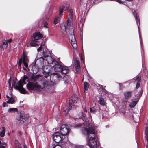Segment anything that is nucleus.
Listing matches in <instances>:
<instances>
[{"mask_svg": "<svg viewBox=\"0 0 148 148\" xmlns=\"http://www.w3.org/2000/svg\"><path fill=\"white\" fill-rule=\"evenodd\" d=\"M90 112L92 113L95 114L97 111L96 109L93 108H90Z\"/></svg>", "mask_w": 148, "mask_h": 148, "instance_id": "33", "label": "nucleus"}, {"mask_svg": "<svg viewBox=\"0 0 148 148\" xmlns=\"http://www.w3.org/2000/svg\"><path fill=\"white\" fill-rule=\"evenodd\" d=\"M83 63H84V65L85 64H84V61Z\"/></svg>", "mask_w": 148, "mask_h": 148, "instance_id": "61", "label": "nucleus"}, {"mask_svg": "<svg viewBox=\"0 0 148 148\" xmlns=\"http://www.w3.org/2000/svg\"><path fill=\"white\" fill-rule=\"evenodd\" d=\"M15 144L16 148H22L20 144L18 141L15 140Z\"/></svg>", "mask_w": 148, "mask_h": 148, "instance_id": "26", "label": "nucleus"}, {"mask_svg": "<svg viewBox=\"0 0 148 148\" xmlns=\"http://www.w3.org/2000/svg\"><path fill=\"white\" fill-rule=\"evenodd\" d=\"M63 64L62 63L59 64L56 62V63L53 66L54 71L56 72H60Z\"/></svg>", "mask_w": 148, "mask_h": 148, "instance_id": "9", "label": "nucleus"}, {"mask_svg": "<svg viewBox=\"0 0 148 148\" xmlns=\"http://www.w3.org/2000/svg\"><path fill=\"white\" fill-rule=\"evenodd\" d=\"M8 46V44L7 42H4L2 43V44H1V48L3 49H5Z\"/></svg>", "mask_w": 148, "mask_h": 148, "instance_id": "24", "label": "nucleus"}, {"mask_svg": "<svg viewBox=\"0 0 148 148\" xmlns=\"http://www.w3.org/2000/svg\"><path fill=\"white\" fill-rule=\"evenodd\" d=\"M42 45H41L40 46V47L38 48L37 49V50H38V51H40V50L42 49Z\"/></svg>", "mask_w": 148, "mask_h": 148, "instance_id": "44", "label": "nucleus"}, {"mask_svg": "<svg viewBox=\"0 0 148 148\" xmlns=\"http://www.w3.org/2000/svg\"><path fill=\"white\" fill-rule=\"evenodd\" d=\"M10 95L11 98H10V103L12 104L15 101V97L11 94Z\"/></svg>", "mask_w": 148, "mask_h": 148, "instance_id": "28", "label": "nucleus"}, {"mask_svg": "<svg viewBox=\"0 0 148 148\" xmlns=\"http://www.w3.org/2000/svg\"><path fill=\"white\" fill-rule=\"evenodd\" d=\"M18 109L16 108H10V112H17Z\"/></svg>", "mask_w": 148, "mask_h": 148, "instance_id": "32", "label": "nucleus"}, {"mask_svg": "<svg viewBox=\"0 0 148 148\" xmlns=\"http://www.w3.org/2000/svg\"><path fill=\"white\" fill-rule=\"evenodd\" d=\"M85 111L86 112H87V110H85Z\"/></svg>", "mask_w": 148, "mask_h": 148, "instance_id": "59", "label": "nucleus"}, {"mask_svg": "<svg viewBox=\"0 0 148 148\" xmlns=\"http://www.w3.org/2000/svg\"><path fill=\"white\" fill-rule=\"evenodd\" d=\"M133 14L135 17L136 19V21L137 23L138 26V33L139 35V37L140 38V43L141 46L142 47V43L141 41V36L140 34V18L138 16H137L136 12L135 10H134L133 12Z\"/></svg>", "mask_w": 148, "mask_h": 148, "instance_id": "7", "label": "nucleus"}, {"mask_svg": "<svg viewBox=\"0 0 148 148\" xmlns=\"http://www.w3.org/2000/svg\"><path fill=\"white\" fill-rule=\"evenodd\" d=\"M81 60H83V59L82 58H81Z\"/></svg>", "mask_w": 148, "mask_h": 148, "instance_id": "55", "label": "nucleus"}, {"mask_svg": "<svg viewBox=\"0 0 148 148\" xmlns=\"http://www.w3.org/2000/svg\"><path fill=\"white\" fill-rule=\"evenodd\" d=\"M78 100V98L76 97L75 98L70 99L69 101V105L66 108V110L69 111L70 110L74 107L75 104L76 103Z\"/></svg>", "mask_w": 148, "mask_h": 148, "instance_id": "8", "label": "nucleus"}, {"mask_svg": "<svg viewBox=\"0 0 148 148\" xmlns=\"http://www.w3.org/2000/svg\"><path fill=\"white\" fill-rule=\"evenodd\" d=\"M46 60L47 61L48 64H53V62H54V60L50 56H49L47 57L46 59Z\"/></svg>", "mask_w": 148, "mask_h": 148, "instance_id": "19", "label": "nucleus"}, {"mask_svg": "<svg viewBox=\"0 0 148 148\" xmlns=\"http://www.w3.org/2000/svg\"><path fill=\"white\" fill-rule=\"evenodd\" d=\"M0 148H5V146L3 145H0Z\"/></svg>", "mask_w": 148, "mask_h": 148, "instance_id": "45", "label": "nucleus"}, {"mask_svg": "<svg viewBox=\"0 0 148 148\" xmlns=\"http://www.w3.org/2000/svg\"><path fill=\"white\" fill-rule=\"evenodd\" d=\"M69 17L67 21V27L69 29V37L71 45L73 48L75 49L77 47V45L74 33L73 24V13L72 9H70L69 10Z\"/></svg>", "mask_w": 148, "mask_h": 148, "instance_id": "2", "label": "nucleus"}, {"mask_svg": "<svg viewBox=\"0 0 148 148\" xmlns=\"http://www.w3.org/2000/svg\"><path fill=\"white\" fill-rule=\"evenodd\" d=\"M61 77V76L60 75L59 76H58V78H60Z\"/></svg>", "mask_w": 148, "mask_h": 148, "instance_id": "54", "label": "nucleus"}, {"mask_svg": "<svg viewBox=\"0 0 148 148\" xmlns=\"http://www.w3.org/2000/svg\"><path fill=\"white\" fill-rule=\"evenodd\" d=\"M23 62H28V60L26 57L24 56L23 58Z\"/></svg>", "mask_w": 148, "mask_h": 148, "instance_id": "38", "label": "nucleus"}, {"mask_svg": "<svg viewBox=\"0 0 148 148\" xmlns=\"http://www.w3.org/2000/svg\"><path fill=\"white\" fill-rule=\"evenodd\" d=\"M134 116V115H132V117L133 119L134 120V118H133Z\"/></svg>", "mask_w": 148, "mask_h": 148, "instance_id": "52", "label": "nucleus"}, {"mask_svg": "<svg viewBox=\"0 0 148 148\" xmlns=\"http://www.w3.org/2000/svg\"><path fill=\"white\" fill-rule=\"evenodd\" d=\"M145 134L146 136V138L148 142V127L146 129V130L145 131Z\"/></svg>", "mask_w": 148, "mask_h": 148, "instance_id": "35", "label": "nucleus"}, {"mask_svg": "<svg viewBox=\"0 0 148 148\" xmlns=\"http://www.w3.org/2000/svg\"><path fill=\"white\" fill-rule=\"evenodd\" d=\"M75 65L76 71L77 72L79 73L80 71V65L79 62L77 60H76L75 62Z\"/></svg>", "mask_w": 148, "mask_h": 148, "instance_id": "14", "label": "nucleus"}, {"mask_svg": "<svg viewBox=\"0 0 148 148\" xmlns=\"http://www.w3.org/2000/svg\"><path fill=\"white\" fill-rule=\"evenodd\" d=\"M5 129L4 127H3L2 130L0 132V136L2 137H3L5 134Z\"/></svg>", "mask_w": 148, "mask_h": 148, "instance_id": "21", "label": "nucleus"}, {"mask_svg": "<svg viewBox=\"0 0 148 148\" xmlns=\"http://www.w3.org/2000/svg\"><path fill=\"white\" fill-rule=\"evenodd\" d=\"M37 42H38L37 41L34 40H32L30 43V45L32 47H34L36 45H38V44L37 43Z\"/></svg>", "mask_w": 148, "mask_h": 148, "instance_id": "23", "label": "nucleus"}, {"mask_svg": "<svg viewBox=\"0 0 148 148\" xmlns=\"http://www.w3.org/2000/svg\"><path fill=\"white\" fill-rule=\"evenodd\" d=\"M42 37V35L40 33H35L33 35L34 40L37 41L40 40Z\"/></svg>", "mask_w": 148, "mask_h": 148, "instance_id": "11", "label": "nucleus"}, {"mask_svg": "<svg viewBox=\"0 0 148 148\" xmlns=\"http://www.w3.org/2000/svg\"><path fill=\"white\" fill-rule=\"evenodd\" d=\"M10 43L12 41V39L10 38Z\"/></svg>", "mask_w": 148, "mask_h": 148, "instance_id": "50", "label": "nucleus"}, {"mask_svg": "<svg viewBox=\"0 0 148 148\" xmlns=\"http://www.w3.org/2000/svg\"><path fill=\"white\" fill-rule=\"evenodd\" d=\"M84 89L85 91H87L88 90L89 85L88 84L87 82H85L84 83Z\"/></svg>", "mask_w": 148, "mask_h": 148, "instance_id": "29", "label": "nucleus"}, {"mask_svg": "<svg viewBox=\"0 0 148 148\" xmlns=\"http://www.w3.org/2000/svg\"><path fill=\"white\" fill-rule=\"evenodd\" d=\"M64 10L63 8L62 7L60 8L59 11V15L60 16H61L62 15V14L63 12V10Z\"/></svg>", "mask_w": 148, "mask_h": 148, "instance_id": "39", "label": "nucleus"}, {"mask_svg": "<svg viewBox=\"0 0 148 148\" xmlns=\"http://www.w3.org/2000/svg\"><path fill=\"white\" fill-rule=\"evenodd\" d=\"M25 84V76H24L22 80L16 83V86L14 87V88L18 90L21 93L26 94L27 93V92L23 87V85Z\"/></svg>", "mask_w": 148, "mask_h": 148, "instance_id": "4", "label": "nucleus"}, {"mask_svg": "<svg viewBox=\"0 0 148 148\" xmlns=\"http://www.w3.org/2000/svg\"><path fill=\"white\" fill-rule=\"evenodd\" d=\"M6 97L7 98H9V96L8 95H6ZM7 103L9 104V98L8 101H7V103L5 102H3V107H5L7 106H8Z\"/></svg>", "mask_w": 148, "mask_h": 148, "instance_id": "30", "label": "nucleus"}, {"mask_svg": "<svg viewBox=\"0 0 148 148\" xmlns=\"http://www.w3.org/2000/svg\"><path fill=\"white\" fill-rule=\"evenodd\" d=\"M132 92L129 91L125 92L124 93V96L125 99H128L131 97L132 95Z\"/></svg>", "mask_w": 148, "mask_h": 148, "instance_id": "17", "label": "nucleus"}, {"mask_svg": "<svg viewBox=\"0 0 148 148\" xmlns=\"http://www.w3.org/2000/svg\"><path fill=\"white\" fill-rule=\"evenodd\" d=\"M60 132L61 134L65 138L64 141L66 142L68 140L67 135L69 132L68 126L65 124L62 125L60 127Z\"/></svg>", "mask_w": 148, "mask_h": 148, "instance_id": "5", "label": "nucleus"}, {"mask_svg": "<svg viewBox=\"0 0 148 148\" xmlns=\"http://www.w3.org/2000/svg\"><path fill=\"white\" fill-rule=\"evenodd\" d=\"M76 147L77 148H87V147H84L82 145H77L76 146Z\"/></svg>", "mask_w": 148, "mask_h": 148, "instance_id": "41", "label": "nucleus"}, {"mask_svg": "<svg viewBox=\"0 0 148 148\" xmlns=\"http://www.w3.org/2000/svg\"><path fill=\"white\" fill-rule=\"evenodd\" d=\"M24 148H27V147H26V146H25L24 147Z\"/></svg>", "mask_w": 148, "mask_h": 148, "instance_id": "58", "label": "nucleus"}, {"mask_svg": "<svg viewBox=\"0 0 148 148\" xmlns=\"http://www.w3.org/2000/svg\"><path fill=\"white\" fill-rule=\"evenodd\" d=\"M83 120L84 121H85V122H84V123H83V124H84V125H85V124H86V119H85V118H84V119H83Z\"/></svg>", "mask_w": 148, "mask_h": 148, "instance_id": "46", "label": "nucleus"}, {"mask_svg": "<svg viewBox=\"0 0 148 148\" xmlns=\"http://www.w3.org/2000/svg\"><path fill=\"white\" fill-rule=\"evenodd\" d=\"M69 4H66L65 5V6L62 7V8H63L64 10H66L68 9L69 8Z\"/></svg>", "mask_w": 148, "mask_h": 148, "instance_id": "36", "label": "nucleus"}, {"mask_svg": "<svg viewBox=\"0 0 148 148\" xmlns=\"http://www.w3.org/2000/svg\"><path fill=\"white\" fill-rule=\"evenodd\" d=\"M99 99L98 100V103L102 106H106V103L104 100V99L102 97L99 98Z\"/></svg>", "mask_w": 148, "mask_h": 148, "instance_id": "18", "label": "nucleus"}, {"mask_svg": "<svg viewBox=\"0 0 148 148\" xmlns=\"http://www.w3.org/2000/svg\"><path fill=\"white\" fill-rule=\"evenodd\" d=\"M10 79H11V77H10Z\"/></svg>", "mask_w": 148, "mask_h": 148, "instance_id": "63", "label": "nucleus"}, {"mask_svg": "<svg viewBox=\"0 0 148 148\" xmlns=\"http://www.w3.org/2000/svg\"><path fill=\"white\" fill-rule=\"evenodd\" d=\"M22 118L23 120H24L25 122L26 120H27L29 118L27 116V114H23L22 116Z\"/></svg>", "mask_w": 148, "mask_h": 148, "instance_id": "27", "label": "nucleus"}, {"mask_svg": "<svg viewBox=\"0 0 148 148\" xmlns=\"http://www.w3.org/2000/svg\"><path fill=\"white\" fill-rule=\"evenodd\" d=\"M40 76L38 75H37L36 76L32 75L31 76L30 79L32 81L37 82V81L38 80L39 78H40Z\"/></svg>", "mask_w": 148, "mask_h": 148, "instance_id": "15", "label": "nucleus"}, {"mask_svg": "<svg viewBox=\"0 0 148 148\" xmlns=\"http://www.w3.org/2000/svg\"><path fill=\"white\" fill-rule=\"evenodd\" d=\"M27 89L29 90H33L40 92L42 89L41 86L36 82H29L27 85Z\"/></svg>", "mask_w": 148, "mask_h": 148, "instance_id": "3", "label": "nucleus"}, {"mask_svg": "<svg viewBox=\"0 0 148 148\" xmlns=\"http://www.w3.org/2000/svg\"><path fill=\"white\" fill-rule=\"evenodd\" d=\"M138 101H133L130 102V106L131 108H134L137 104Z\"/></svg>", "mask_w": 148, "mask_h": 148, "instance_id": "20", "label": "nucleus"}, {"mask_svg": "<svg viewBox=\"0 0 148 148\" xmlns=\"http://www.w3.org/2000/svg\"><path fill=\"white\" fill-rule=\"evenodd\" d=\"M69 71V69L68 67L65 66L64 64L63 65V66L62 68V70L60 72L62 74L64 75L68 73Z\"/></svg>", "mask_w": 148, "mask_h": 148, "instance_id": "13", "label": "nucleus"}, {"mask_svg": "<svg viewBox=\"0 0 148 148\" xmlns=\"http://www.w3.org/2000/svg\"><path fill=\"white\" fill-rule=\"evenodd\" d=\"M53 139L55 141L56 143H58L61 140L64 141L65 138L62 136L58 132H56L53 135Z\"/></svg>", "mask_w": 148, "mask_h": 148, "instance_id": "6", "label": "nucleus"}, {"mask_svg": "<svg viewBox=\"0 0 148 148\" xmlns=\"http://www.w3.org/2000/svg\"><path fill=\"white\" fill-rule=\"evenodd\" d=\"M53 74H54L55 75H56V73H54Z\"/></svg>", "mask_w": 148, "mask_h": 148, "instance_id": "57", "label": "nucleus"}, {"mask_svg": "<svg viewBox=\"0 0 148 148\" xmlns=\"http://www.w3.org/2000/svg\"><path fill=\"white\" fill-rule=\"evenodd\" d=\"M27 63L28 62H23L24 66L23 67V68L24 70L29 71V68L28 67Z\"/></svg>", "mask_w": 148, "mask_h": 148, "instance_id": "22", "label": "nucleus"}, {"mask_svg": "<svg viewBox=\"0 0 148 148\" xmlns=\"http://www.w3.org/2000/svg\"><path fill=\"white\" fill-rule=\"evenodd\" d=\"M9 111H10V110H9V109L8 110V111L9 112Z\"/></svg>", "mask_w": 148, "mask_h": 148, "instance_id": "56", "label": "nucleus"}, {"mask_svg": "<svg viewBox=\"0 0 148 148\" xmlns=\"http://www.w3.org/2000/svg\"><path fill=\"white\" fill-rule=\"evenodd\" d=\"M43 74L44 75L46 74V75L45 77H46L47 76L50 75L52 74V73H50V72L49 71L48 73H46L45 71H44L43 72Z\"/></svg>", "mask_w": 148, "mask_h": 148, "instance_id": "31", "label": "nucleus"}, {"mask_svg": "<svg viewBox=\"0 0 148 148\" xmlns=\"http://www.w3.org/2000/svg\"><path fill=\"white\" fill-rule=\"evenodd\" d=\"M43 56L45 58H47V57L49 56H48L47 54L45 51H43Z\"/></svg>", "mask_w": 148, "mask_h": 148, "instance_id": "40", "label": "nucleus"}, {"mask_svg": "<svg viewBox=\"0 0 148 148\" xmlns=\"http://www.w3.org/2000/svg\"><path fill=\"white\" fill-rule=\"evenodd\" d=\"M42 84L43 86V88H45L47 87L48 85V83L46 80H44L43 81Z\"/></svg>", "mask_w": 148, "mask_h": 148, "instance_id": "25", "label": "nucleus"}, {"mask_svg": "<svg viewBox=\"0 0 148 148\" xmlns=\"http://www.w3.org/2000/svg\"><path fill=\"white\" fill-rule=\"evenodd\" d=\"M65 77H64V79H65Z\"/></svg>", "mask_w": 148, "mask_h": 148, "instance_id": "62", "label": "nucleus"}, {"mask_svg": "<svg viewBox=\"0 0 148 148\" xmlns=\"http://www.w3.org/2000/svg\"><path fill=\"white\" fill-rule=\"evenodd\" d=\"M7 42H8V43H9V40H7Z\"/></svg>", "mask_w": 148, "mask_h": 148, "instance_id": "51", "label": "nucleus"}, {"mask_svg": "<svg viewBox=\"0 0 148 148\" xmlns=\"http://www.w3.org/2000/svg\"><path fill=\"white\" fill-rule=\"evenodd\" d=\"M19 66H21V63H20V60H19Z\"/></svg>", "mask_w": 148, "mask_h": 148, "instance_id": "47", "label": "nucleus"}, {"mask_svg": "<svg viewBox=\"0 0 148 148\" xmlns=\"http://www.w3.org/2000/svg\"><path fill=\"white\" fill-rule=\"evenodd\" d=\"M8 135L9 136V132H8Z\"/></svg>", "mask_w": 148, "mask_h": 148, "instance_id": "53", "label": "nucleus"}, {"mask_svg": "<svg viewBox=\"0 0 148 148\" xmlns=\"http://www.w3.org/2000/svg\"><path fill=\"white\" fill-rule=\"evenodd\" d=\"M8 85H9V79L8 81Z\"/></svg>", "mask_w": 148, "mask_h": 148, "instance_id": "49", "label": "nucleus"}, {"mask_svg": "<svg viewBox=\"0 0 148 148\" xmlns=\"http://www.w3.org/2000/svg\"><path fill=\"white\" fill-rule=\"evenodd\" d=\"M36 62L35 63H33L30 66V67H32L31 70L33 71V73H35L38 72V71L39 68L36 65Z\"/></svg>", "mask_w": 148, "mask_h": 148, "instance_id": "12", "label": "nucleus"}, {"mask_svg": "<svg viewBox=\"0 0 148 148\" xmlns=\"http://www.w3.org/2000/svg\"><path fill=\"white\" fill-rule=\"evenodd\" d=\"M1 141H0V145L1 144Z\"/></svg>", "mask_w": 148, "mask_h": 148, "instance_id": "60", "label": "nucleus"}, {"mask_svg": "<svg viewBox=\"0 0 148 148\" xmlns=\"http://www.w3.org/2000/svg\"><path fill=\"white\" fill-rule=\"evenodd\" d=\"M123 112H122L123 114H124L125 113V110L124 109H123Z\"/></svg>", "mask_w": 148, "mask_h": 148, "instance_id": "48", "label": "nucleus"}, {"mask_svg": "<svg viewBox=\"0 0 148 148\" xmlns=\"http://www.w3.org/2000/svg\"><path fill=\"white\" fill-rule=\"evenodd\" d=\"M53 148H62V147L61 146H59L56 145L55 147L54 146Z\"/></svg>", "mask_w": 148, "mask_h": 148, "instance_id": "43", "label": "nucleus"}, {"mask_svg": "<svg viewBox=\"0 0 148 148\" xmlns=\"http://www.w3.org/2000/svg\"><path fill=\"white\" fill-rule=\"evenodd\" d=\"M87 125L82 128V130L84 134L86 133L88 136L87 140V145L90 148H99L97 145L95 134L93 126L91 123H88L86 121Z\"/></svg>", "mask_w": 148, "mask_h": 148, "instance_id": "1", "label": "nucleus"}, {"mask_svg": "<svg viewBox=\"0 0 148 148\" xmlns=\"http://www.w3.org/2000/svg\"><path fill=\"white\" fill-rule=\"evenodd\" d=\"M16 121L17 124L20 125L25 122L24 120L22 118V116L20 113H18L16 119Z\"/></svg>", "mask_w": 148, "mask_h": 148, "instance_id": "10", "label": "nucleus"}, {"mask_svg": "<svg viewBox=\"0 0 148 148\" xmlns=\"http://www.w3.org/2000/svg\"><path fill=\"white\" fill-rule=\"evenodd\" d=\"M128 102L127 99H125L122 101V103L123 106H126L127 103Z\"/></svg>", "mask_w": 148, "mask_h": 148, "instance_id": "34", "label": "nucleus"}, {"mask_svg": "<svg viewBox=\"0 0 148 148\" xmlns=\"http://www.w3.org/2000/svg\"><path fill=\"white\" fill-rule=\"evenodd\" d=\"M59 21V17L56 18L54 21L53 23L55 25L57 24Z\"/></svg>", "mask_w": 148, "mask_h": 148, "instance_id": "37", "label": "nucleus"}, {"mask_svg": "<svg viewBox=\"0 0 148 148\" xmlns=\"http://www.w3.org/2000/svg\"><path fill=\"white\" fill-rule=\"evenodd\" d=\"M48 25V23L47 22H46L44 24V27H47V26Z\"/></svg>", "mask_w": 148, "mask_h": 148, "instance_id": "42", "label": "nucleus"}, {"mask_svg": "<svg viewBox=\"0 0 148 148\" xmlns=\"http://www.w3.org/2000/svg\"><path fill=\"white\" fill-rule=\"evenodd\" d=\"M123 4L125 5V4L123 3Z\"/></svg>", "mask_w": 148, "mask_h": 148, "instance_id": "64", "label": "nucleus"}, {"mask_svg": "<svg viewBox=\"0 0 148 148\" xmlns=\"http://www.w3.org/2000/svg\"><path fill=\"white\" fill-rule=\"evenodd\" d=\"M135 82L136 83V88H137L139 87L140 85V83L141 77L139 76L137 77L135 79Z\"/></svg>", "mask_w": 148, "mask_h": 148, "instance_id": "16", "label": "nucleus"}]
</instances>
